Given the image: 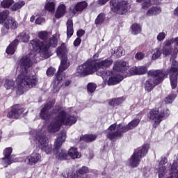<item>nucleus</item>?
Segmentation results:
<instances>
[{"label":"nucleus","instance_id":"nucleus-59","mask_svg":"<svg viewBox=\"0 0 178 178\" xmlns=\"http://www.w3.org/2000/svg\"><path fill=\"white\" fill-rule=\"evenodd\" d=\"M138 2H144V0H136Z\"/></svg>","mask_w":178,"mask_h":178},{"label":"nucleus","instance_id":"nucleus-53","mask_svg":"<svg viewBox=\"0 0 178 178\" xmlns=\"http://www.w3.org/2000/svg\"><path fill=\"white\" fill-rule=\"evenodd\" d=\"M85 33L86 32L84 31L79 30V31H77L76 35H77L78 37H81V36L84 35Z\"/></svg>","mask_w":178,"mask_h":178},{"label":"nucleus","instance_id":"nucleus-47","mask_svg":"<svg viewBox=\"0 0 178 178\" xmlns=\"http://www.w3.org/2000/svg\"><path fill=\"white\" fill-rule=\"evenodd\" d=\"M118 55H120V56H123V55H124V54H126V51H124V49H123V47H119L118 48Z\"/></svg>","mask_w":178,"mask_h":178},{"label":"nucleus","instance_id":"nucleus-19","mask_svg":"<svg viewBox=\"0 0 178 178\" xmlns=\"http://www.w3.org/2000/svg\"><path fill=\"white\" fill-rule=\"evenodd\" d=\"M175 44L176 47H178V37L175 39H171L170 40H167L165 42V46L163 47V55H170V52H172V48L170 46L172 44Z\"/></svg>","mask_w":178,"mask_h":178},{"label":"nucleus","instance_id":"nucleus-16","mask_svg":"<svg viewBox=\"0 0 178 178\" xmlns=\"http://www.w3.org/2000/svg\"><path fill=\"white\" fill-rule=\"evenodd\" d=\"M13 151L12 147H7L4 149V157L1 159V163L4 168H6L8 165H12L13 162H19L17 158H15V156L12 155Z\"/></svg>","mask_w":178,"mask_h":178},{"label":"nucleus","instance_id":"nucleus-9","mask_svg":"<svg viewBox=\"0 0 178 178\" xmlns=\"http://www.w3.org/2000/svg\"><path fill=\"white\" fill-rule=\"evenodd\" d=\"M65 140H66V131H61L54 143V152H56V156L58 159L62 160L67 158V152L60 149V147L65 143Z\"/></svg>","mask_w":178,"mask_h":178},{"label":"nucleus","instance_id":"nucleus-40","mask_svg":"<svg viewBox=\"0 0 178 178\" xmlns=\"http://www.w3.org/2000/svg\"><path fill=\"white\" fill-rule=\"evenodd\" d=\"M96 89L97 84L94 83H90L89 84H88V91H89V92H94V91H95Z\"/></svg>","mask_w":178,"mask_h":178},{"label":"nucleus","instance_id":"nucleus-10","mask_svg":"<svg viewBox=\"0 0 178 178\" xmlns=\"http://www.w3.org/2000/svg\"><path fill=\"white\" fill-rule=\"evenodd\" d=\"M97 74L102 77L105 84H108V86L119 84L123 80L122 76L120 74L115 75L111 71H99L97 72Z\"/></svg>","mask_w":178,"mask_h":178},{"label":"nucleus","instance_id":"nucleus-36","mask_svg":"<svg viewBox=\"0 0 178 178\" xmlns=\"http://www.w3.org/2000/svg\"><path fill=\"white\" fill-rule=\"evenodd\" d=\"M44 9L48 12H55V3L47 2L44 6Z\"/></svg>","mask_w":178,"mask_h":178},{"label":"nucleus","instance_id":"nucleus-4","mask_svg":"<svg viewBox=\"0 0 178 178\" xmlns=\"http://www.w3.org/2000/svg\"><path fill=\"white\" fill-rule=\"evenodd\" d=\"M56 45H58V38L56 35H53L52 38H50L47 42H41L38 39H34L31 41V46L33 48V51L25 56L30 58L31 55H34L32 58V63L33 62H35L34 60L35 59V53L34 52H39L42 58L47 59V58H49L51 55V53L49 51V47H51L52 48H55Z\"/></svg>","mask_w":178,"mask_h":178},{"label":"nucleus","instance_id":"nucleus-11","mask_svg":"<svg viewBox=\"0 0 178 178\" xmlns=\"http://www.w3.org/2000/svg\"><path fill=\"white\" fill-rule=\"evenodd\" d=\"M149 149V145H145L142 147L136 149L129 160L130 165L132 168H137L140 165L141 158H144Z\"/></svg>","mask_w":178,"mask_h":178},{"label":"nucleus","instance_id":"nucleus-31","mask_svg":"<svg viewBox=\"0 0 178 178\" xmlns=\"http://www.w3.org/2000/svg\"><path fill=\"white\" fill-rule=\"evenodd\" d=\"M131 34L134 35H137V34H140L141 33V26L138 24H134L131 26Z\"/></svg>","mask_w":178,"mask_h":178},{"label":"nucleus","instance_id":"nucleus-7","mask_svg":"<svg viewBox=\"0 0 178 178\" xmlns=\"http://www.w3.org/2000/svg\"><path fill=\"white\" fill-rule=\"evenodd\" d=\"M138 124H140V119L138 118L134 119L126 126H123L122 124L118 125L113 124L106 130L107 138H110V140L119 138V137H122L123 133H126V131H129V130H133V129L137 127Z\"/></svg>","mask_w":178,"mask_h":178},{"label":"nucleus","instance_id":"nucleus-26","mask_svg":"<svg viewBox=\"0 0 178 178\" xmlns=\"http://www.w3.org/2000/svg\"><path fill=\"white\" fill-rule=\"evenodd\" d=\"M16 47H17V40H14L9 46L7 47L6 52L8 55H13L16 51Z\"/></svg>","mask_w":178,"mask_h":178},{"label":"nucleus","instance_id":"nucleus-41","mask_svg":"<svg viewBox=\"0 0 178 178\" xmlns=\"http://www.w3.org/2000/svg\"><path fill=\"white\" fill-rule=\"evenodd\" d=\"M129 74L131 76H137L138 75V67H132L129 70Z\"/></svg>","mask_w":178,"mask_h":178},{"label":"nucleus","instance_id":"nucleus-48","mask_svg":"<svg viewBox=\"0 0 178 178\" xmlns=\"http://www.w3.org/2000/svg\"><path fill=\"white\" fill-rule=\"evenodd\" d=\"M55 72V69L54 67H49L47 70V74L48 76H52L54 74V73Z\"/></svg>","mask_w":178,"mask_h":178},{"label":"nucleus","instance_id":"nucleus-29","mask_svg":"<svg viewBox=\"0 0 178 178\" xmlns=\"http://www.w3.org/2000/svg\"><path fill=\"white\" fill-rule=\"evenodd\" d=\"M73 21L72 19H68L67 22V37L70 38L73 35Z\"/></svg>","mask_w":178,"mask_h":178},{"label":"nucleus","instance_id":"nucleus-2","mask_svg":"<svg viewBox=\"0 0 178 178\" xmlns=\"http://www.w3.org/2000/svg\"><path fill=\"white\" fill-rule=\"evenodd\" d=\"M170 74V81L172 89L177 87V76H178V63L172 60L170 70H168L166 72L163 70H151L147 72V79L144 83L145 90L146 91H152L156 86L161 84L163 81L165 77H168Z\"/></svg>","mask_w":178,"mask_h":178},{"label":"nucleus","instance_id":"nucleus-43","mask_svg":"<svg viewBox=\"0 0 178 178\" xmlns=\"http://www.w3.org/2000/svg\"><path fill=\"white\" fill-rule=\"evenodd\" d=\"M78 175H86V173H88V168L86 166H83L79 170L76 171Z\"/></svg>","mask_w":178,"mask_h":178},{"label":"nucleus","instance_id":"nucleus-5","mask_svg":"<svg viewBox=\"0 0 178 178\" xmlns=\"http://www.w3.org/2000/svg\"><path fill=\"white\" fill-rule=\"evenodd\" d=\"M77 122V113L60 111L54 121H52L48 126L49 133H56L60 129L62 124L65 126H72Z\"/></svg>","mask_w":178,"mask_h":178},{"label":"nucleus","instance_id":"nucleus-27","mask_svg":"<svg viewBox=\"0 0 178 178\" xmlns=\"http://www.w3.org/2000/svg\"><path fill=\"white\" fill-rule=\"evenodd\" d=\"M68 155L71 156L72 159H76L77 158H81V154H80L76 147H71L68 151Z\"/></svg>","mask_w":178,"mask_h":178},{"label":"nucleus","instance_id":"nucleus-32","mask_svg":"<svg viewBox=\"0 0 178 178\" xmlns=\"http://www.w3.org/2000/svg\"><path fill=\"white\" fill-rule=\"evenodd\" d=\"M152 58L153 59V60H155L161 58V55H162V51H161V49L156 48L152 50Z\"/></svg>","mask_w":178,"mask_h":178},{"label":"nucleus","instance_id":"nucleus-51","mask_svg":"<svg viewBox=\"0 0 178 178\" xmlns=\"http://www.w3.org/2000/svg\"><path fill=\"white\" fill-rule=\"evenodd\" d=\"M109 0H98L97 3L99 5V6H102L106 3Z\"/></svg>","mask_w":178,"mask_h":178},{"label":"nucleus","instance_id":"nucleus-50","mask_svg":"<svg viewBox=\"0 0 178 178\" xmlns=\"http://www.w3.org/2000/svg\"><path fill=\"white\" fill-rule=\"evenodd\" d=\"M81 44V39L80 38H77L74 42V47H79Z\"/></svg>","mask_w":178,"mask_h":178},{"label":"nucleus","instance_id":"nucleus-37","mask_svg":"<svg viewBox=\"0 0 178 178\" xmlns=\"http://www.w3.org/2000/svg\"><path fill=\"white\" fill-rule=\"evenodd\" d=\"M49 35H51V33L45 31H42L38 33L39 38H40V40H43V41H45V40H47Z\"/></svg>","mask_w":178,"mask_h":178},{"label":"nucleus","instance_id":"nucleus-15","mask_svg":"<svg viewBox=\"0 0 178 178\" xmlns=\"http://www.w3.org/2000/svg\"><path fill=\"white\" fill-rule=\"evenodd\" d=\"M52 106H54V102H49V103L45 104L43 108H42L40 117L44 120H49L51 118H53L54 116H55V114L59 112L58 108H56V109H53V111H51Z\"/></svg>","mask_w":178,"mask_h":178},{"label":"nucleus","instance_id":"nucleus-30","mask_svg":"<svg viewBox=\"0 0 178 178\" xmlns=\"http://www.w3.org/2000/svg\"><path fill=\"white\" fill-rule=\"evenodd\" d=\"M24 5H26V3H24V1H18L15 3H14L11 6L10 9L13 12H16V10H19V9H22V8H23V6H24Z\"/></svg>","mask_w":178,"mask_h":178},{"label":"nucleus","instance_id":"nucleus-49","mask_svg":"<svg viewBox=\"0 0 178 178\" xmlns=\"http://www.w3.org/2000/svg\"><path fill=\"white\" fill-rule=\"evenodd\" d=\"M44 22H45V19L42 17H38L35 20L36 24H41L42 23H44Z\"/></svg>","mask_w":178,"mask_h":178},{"label":"nucleus","instance_id":"nucleus-24","mask_svg":"<svg viewBox=\"0 0 178 178\" xmlns=\"http://www.w3.org/2000/svg\"><path fill=\"white\" fill-rule=\"evenodd\" d=\"M88 6L87 2L86 1H81L78 3L75 6L74 8L72 10V13L74 15H76L77 12H81V10H84Z\"/></svg>","mask_w":178,"mask_h":178},{"label":"nucleus","instance_id":"nucleus-57","mask_svg":"<svg viewBox=\"0 0 178 178\" xmlns=\"http://www.w3.org/2000/svg\"><path fill=\"white\" fill-rule=\"evenodd\" d=\"M1 138H2V131L0 130V141H1Z\"/></svg>","mask_w":178,"mask_h":178},{"label":"nucleus","instance_id":"nucleus-8","mask_svg":"<svg viewBox=\"0 0 178 178\" xmlns=\"http://www.w3.org/2000/svg\"><path fill=\"white\" fill-rule=\"evenodd\" d=\"M30 140L32 144L39 145L42 151L46 154H51L52 152V145L48 144V138H46L42 130L40 131L33 129L30 133Z\"/></svg>","mask_w":178,"mask_h":178},{"label":"nucleus","instance_id":"nucleus-60","mask_svg":"<svg viewBox=\"0 0 178 178\" xmlns=\"http://www.w3.org/2000/svg\"><path fill=\"white\" fill-rule=\"evenodd\" d=\"M2 84V81H0V87H1Z\"/></svg>","mask_w":178,"mask_h":178},{"label":"nucleus","instance_id":"nucleus-33","mask_svg":"<svg viewBox=\"0 0 178 178\" xmlns=\"http://www.w3.org/2000/svg\"><path fill=\"white\" fill-rule=\"evenodd\" d=\"M14 3V0H3L1 2V8H4V9H8L10 8Z\"/></svg>","mask_w":178,"mask_h":178},{"label":"nucleus","instance_id":"nucleus-17","mask_svg":"<svg viewBox=\"0 0 178 178\" xmlns=\"http://www.w3.org/2000/svg\"><path fill=\"white\" fill-rule=\"evenodd\" d=\"M23 113H24V108L17 104L13 107L12 111L8 113L7 116L9 119H19Z\"/></svg>","mask_w":178,"mask_h":178},{"label":"nucleus","instance_id":"nucleus-34","mask_svg":"<svg viewBox=\"0 0 178 178\" xmlns=\"http://www.w3.org/2000/svg\"><path fill=\"white\" fill-rule=\"evenodd\" d=\"M123 101H124V99L122 97L113 99L109 102V105H111V106H116L120 105Z\"/></svg>","mask_w":178,"mask_h":178},{"label":"nucleus","instance_id":"nucleus-55","mask_svg":"<svg viewBox=\"0 0 178 178\" xmlns=\"http://www.w3.org/2000/svg\"><path fill=\"white\" fill-rule=\"evenodd\" d=\"M70 81H67L65 83V87H69V86H70Z\"/></svg>","mask_w":178,"mask_h":178},{"label":"nucleus","instance_id":"nucleus-54","mask_svg":"<svg viewBox=\"0 0 178 178\" xmlns=\"http://www.w3.org/2000/svg\"><path fill=\"white\" fill-rule=\"evenodd\" d=\"M174 15L175 16H177L178 17V7H177L175 10H174Z\"/></svg>","mask_w":178,"mask_h":178},{"label":"nucleus","instance_id":"nucleus-35","mask_svg":"<svg viewBox=\"0 0 178 178\" xmlns=\"http://www.w3.org/2000/svg\"><path fill=\"white\" fill-rule=\"evenodd\" d=\"M105 19H106L105 14L100 13L95 19V24H102V23L105 22Z\"/></svg>","mask_w":178,"mask_h":178},{"label":"nucleus","instance_id":"nucleus-18","mask_svg":"<svg viewBox=\"0 0 178 178\" xmlns=\"http://www.w3.org/2000/svg\"><path fill=\"white\" fill-rule=\"evenodd\" d=\"M41 159V154L37 152H33L31 155L26 156L25 159V162L27 165H31L34 166V165L38 163Z\"/></svg>","mask_w":178,"mask_h":178},{"label":"nucleus","instance_id":"nucleus-21","mask_svg":"<svg viewBox=\"0 0 178 178\" xmlns=\"http://www.w3.org/2000/svg\"><path fill=\"white\" fill-rule=\"evenodd\" d=\"M165 163H168V159L165 157H161L159 162V168L157 169L159 178H163L165 177V175H166V168L163 166Z\"/></svg>","mask_w":178,"mask_h":178},{"label":"nucleus","instance_id":"nucleus-44","mask_svg":"<svg viewBox=\"0 0 178 178\" xmlns=\"http://www.w3.org/2000/svg\"><path fill=\"white\" fill-rule=\"evenodd\" d=\"M166 38V33L165 32H161L158 34L156 39L158 41H163Z\"/></svg>","mask_w":178,"mask_h":178},{"label":"nucleus","instance_id":"nucleus-42","mask_svg":"<svg viewBox=\"0 0 178 178\" xmlns=\"http://www.w3.org/2000/svg\"><path fill=\"white\" fill-rule=\"evenodd\" d=\"M152 3H151V0H147L142 3V9H144L145 10H147L148 8L152 6Z\"/></svg>","mask_w":178,"mask_h":178},{"label":"nucleus","instance_id":"nucleus-56","mask_svg":"<svg viewBox=\"0 0 178 178\" xmlns=\"http://www.w3.org/2000/svg\"><path fill=\"white\" fill-rule=\"evenodd\" d=\"M34 20H35V18L33 16L31 17L30 21L31 22V23L34 22Z\"/></svg>","mask_w":178,"mask_h":178},{"label":"nucleus","instance_id":"nucleus-6","mask_svg":"<svg viewBox=\"0 0 178 178\" xmlns=\"http://www.w3.org/2000/svg\"><path fill=\"white\" fill-rule=\"evenodd\" d=\"M112 63H113V60L111 58H107L102 61L89 60L77 67L76 74L81 77H83V76H88V74H92L94 72H97V70H99V69L109 67V66L112 65Z\"/></svg>","mask_w":178,"mask_h":178},{"label":"nucleus","instance_id":"nucleus-38","mask_svg":"<svg viewBox=\"0 0 178 178\" xmlns=\"http://www.w3.org/2000/svg\"><path fill=\"white\" fill-rule=\"evenodd\" d=\"M177 95L176 94H171L168 95L167 97L165 98V104H172L173 101H175V99L176 98Z\"/></svg>","mask_w":178,"mask_h":178},{"label":"nucleus","instance_id":"nucleus-58","mask_svg":"<svg viewBox=\"0 0 178 178\" xmlns=\"http://www.w3.org/2000/svg\"><path fill=\"white\" fill-rule=\"evenodd\" d=\"M153 1H154V3H158V2H159V0H153Z\"/></svg>","mask_w":178,"mask_h":178},{"label":"nucleus","instance_id":"nucleus-14","mask_svg":"<svg viewBox=\"0 0 178 178\" xmlns=\"http://www.w3.org/2000/svg\"><path fill=\"white\" fill-rule=\"evenodd\" d=\"M8 16H9V10H5L0 12V24L4 23V26L6 29L15 30L17 27H19V23L15 19H8Z\"/></svg>","mask_w":178,"mask_h":178},{"label":"nucleus","instance_id":"nucleus-25","mask_svg":"<svg viewBox=\"0 0 178 178\" xmlns=\"http://www.w3.org/2000/svg\"><path fill=\"white\" fill-rule=\"evenodd\" d=\"M29 39L30 35H29V33H26V32H22L17 36L15 40H17V44H19V42H28Z\"/></svg>","mask_w":178,"mask_h":178},{"label":"nucleus","instance_id":"nucleus-23","mask_svg":"<svg viewBox=\"0 0 178 178\" xmlns=\"http://www.w3.org/2000/svg\"><path fill=\"white\" fill-rule=\"evenodd\" d=\"M65 13H66V6L65 4H60L56 11V19H60V17L65 16Z\"/></svg>","mask_w":178,"mask_h":178},{"label":"nucleus","instance_id":"nucleus-28","mask_svg":"<svg viewBox=\"0 0 178 178\" xmlns=\"http://www.w3.org/2000/svg\"><path fill=\"white\" fill-rule=\"evenodd\" d=\"M97 140V135H82L80 137V141H85V143H91Z\"/></svg>","mask_w":178,"mask_h":178},{"label":"nucleus","instance_id":"nucleus-3","mask_svg":"<svg viewBox=\"0 0 178 178\" xmlns=\"http://www.w3.org/2000/svg\"><path fill=\"white\" fill-rule=\"evenodd\" d=\"M57 56L60 58V64L58 71L56 74V77L52 82L53 92H59V90L63 86V80H65V74L63 72L70 66V60L67 58V48L66 44L63 43L56 50Z\"/></svg>","mask_w":178,"mask_h":178},{"label":"nucleus","instance_id":"nucleus-39","mask_svg":"<svg viewBox=\"0 0 178 178\" xmlns=\"http://www.w3.org/2000/svg\"><path fill=\"white\" fill-rule=\"evenodd\" d=\"M148 69L146 67L140 66L138 67V75L145 74Z\"/></svg>","mask_w":178,"mask_h":178},{"label":"nucleus","instance_id":"nucleus-1","mask_svg":"<svg viewBox=\"0 0 178 178\" xmlns=\"http://www.w3.org/2000/svg\"><path fill=\"white\" fill-rule=\"evenodd\" d=\"M33 58L34 54L30 57L24 56L19 60L17 68L19 74L17 77L16 83L13 79H6L4 83V87L6 90H16L17 95H22L24 93V88H33L38 83L37 76L33 74H29V67L33 65Z\"/></svg>","mask_w":178,"mask_h":178},{"label":"nucleus","instance_id":"nucleus-45","mask_svg":"<svg viewBox=\"0 0 178 178\" xmlns=\"http://www.w3.org/2000/svg\"><path fill=\"white\" fill-rule=\"evenodd\" d=\"M144 56H145V54H144V53L138 52L135 55V58L137 59V60H141L144 59Z\"/></svg>","mask_w":178,"mask_h":178},{"label":"nucleus","instance_id":"nucleus-46","mask_svg":"<svg viewBox=\"0 0 178 178\" xmlns=\"http://www.w3.org/2000/svg\"><path fill=\"white\" fill-rule=\"evenodd\" d=\"M9 33V28L5 27V24L3 25V27L1 29V37H5L6 34Z\"/></svg>","mask_w":178,"mask_h":178},{"label":"nucleus","instance_id":"nucleus-22","mask_svg":"<svg viewBox=\"0 0 178 178\" xmlns=\"http://www.w3.org/2000/svg\"><path fill=\"white\" fill-rule=\"evenodd\" d=\"M162 12V9L159 6H154L151 8L147 10L146 13V15L149 17H151V16H157V15H159Z\"/></svg>","mask_w":178,"mask_h":178},{"label":"nucleus","instance_id":"nucleus-52","mask_svg":"<svg viewBox=\"0 0 178 178\" xmlns=\"http://www.w3.org/2000/svg\"><path fill=\"white\" fill-rule=\"evenodd\" d=\"M79 177V175L76 174H73L72 172H68L67 174V178H77Z\"/></svg>","mask_w":178,"mask_h":178},{"label":"nucleus","instance_id":"nucleus-20","mask_svg":"<svg viewBox=\"0 0 178 178\" xmlns=\"http://www.w3.org/2000/svg\"><path fill=\"white\" fill-rule=\"evenodd\" d=\"M129 67H130L129 63L126 61H118L115 63V65H114V70H116V72H120L121 73H124L129 70Z\"/></svg>","mask_w":178,"mask_h":178},{"label":"nucleus","instance_id":"nucleus-12","mask_svg":"<svg viewBox=\"0 0 178 178\" xmlns=\"http://www.w3.org/2000/svg\"><path fill=\"white\" fill-rule=\"evenodd\" d=\"M110 8L114 13L126 15L130 10V4L127 1L111 0Z\"/></svg>","mask_w":178,"mask_h":178},{"label":"nucleus","instance_id":"nucleus-13","mask_svg":"<svg viewBox=\"0 0 178 178\" xmlns=\"http://www.w3.org/2000/svg\"><path fill=\"white\" fill-rule=\"evenodd\" d=\"M170 115V111L169 109L165 108L163 110H152L149 112V118L151 120H153L154 123L153 124V127L156 129L159 124L162 122L163 118H165Z\"/></svg>","mask_w":178,"mask_h":178}]
</instances>
